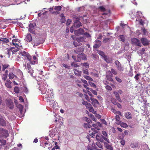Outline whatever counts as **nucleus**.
Listing matches in <instances>:
<instances>
[{
    "mask_svg": "<svg viewBox=\"0 0 150 150\" xmlns=\"http://www.w3.org/2000/svg\"><path fill=\"white\" fill-rule=\"evenodd\" d=\"M121 125L124 127H127V125L126 123H122Z\"/></svg>",
    "mask_w": 150,
    "mask_h": 150,
    "instance_id": "nucleus-60",
    "label": "nucleus"
},
{
    "mask_svg": "<svg viewBox=\"0 0 150 150\" xmlns=\"http://www.w3.org/2000/svg\"><path fill=\"white\" fill-rule=\"evenodd\" d=\"M82 65L84 66L86 68H88L89 67V64L88 63H84L82 64Z\"/></svg>",
    "mask_w": 150,
    "mask_h": 150,
    "instance_id": "nucleus-53",
    "label": "nucleus"
},
{
    "mask_svg": "<svg viewBox=\"0 0 150 150\" xmlns=\"http://www.w3.org/2000/svg\"><path fill=\"white\" fill-rule=\"evenodd\" d=\"M85 119L86 120V121L88 123H92V121L89 118H88V117H85Z\"/></svg>",
    "mask_w": 150,
    "mask_h": 150,
    "instance_id": "nucleus-56",
    "label": "nucleus"
},
{
    "mask_svg": "<svg viewBox=\"0 0 150 150\" xmlns=\"http://www.w3.org/2000/svg\"><path fill=\"white\" fill-rule=\"evenodd\" d=\"M19 40L18 39H13L12 40V43L13 45L16 47H20L19 45L18 44Z\"/></svg>",
    "mask_w": 150,
    "mask_h": 150,
    "instance_id": "nucleus-12",
    "label": "nucleus"
},
{
    "mask_svg": "<svg viewBox=\"0 0 150 150\" xmlns=\"http://www.w3.org/2000/svg\"><path fill=\"white\" fill-rule=\"evenodd\" d=\"M104 144L105 146L107 149L109 150H113V149L111 145L105 142H104Z\"/></svg>",
    "mask_w": 150,
    "mask_h": 150,
    "instance_id": "nucleus-18",
    "label": "nucleus"
},
{
    "mask_svg": "<svg viewBox=\"0 0 150 150\" xmlns=\"http://www.w3.org/2000/svg\"><path fill=\"white\" fill-rule=\"evenodd\" d=\"M9 66V65L8 64H2V71H4L5 70L8 68Z\"/></svg>",
    "mask_w": 150,
    "mask_h": 150,
    "instance_id": "nucleus-23",
    "label": "nucleus"
},
{
    "mask_svg": "<svg viewBox=\"0 0 150 150\" xmlns=\"http://www.w3.org/2000/svg\"><path fill=\"white\" fill-rule=\"evenodd\" d=\"M110 72L112 74H113L115 75H117V71L115 69L112 68L111 69Z\"/></svg>",
    "mask_w": 150,
    "mask_h": 150,
    "instance_id": "nucleus-43",
    "label": "nucleus"
},
{
    "mask_svg": "<svg viewBox=\"0 0 150 150\" xmlns=\"http://www.w3.org/2000/svg\"><path fill=\"white\" fill-rule=\"evenodd\" d=\"M62 7L61 6H55L54 8V9L56 11H60L61 10Z\"/></svg>",
    "mask_w": 150,
    "mask_h": 150,
    "instance_id": "nucleus-36",
    "label": "nucleus"
},
{
    "mask_svg": "<svg viewBox=\"0 0 150 150\" xmlns=\"http://www.w3.org/2000/svg\"><path fill=\"white\" fill-rule=\"evenodd\" d=\"M89 84L90 86L92 87L95 88L96 87V85L93 83L91 82L89 83Z\"/></svg>",
    "mask_w": 150,
    "mask_h": 150,
    "instance_id": "nucleus-57",
    "label": "nucleus"
},
{
    "mask_svg": "<svg viewBox=\"0 0 150 150\" xmlns=\"http://www.w3.org/2000/svg\"><path fill=\"white\" fill-rule=\"evenodd\" d=\"M90 99L92 102V103L93 105L94 104H97L98 105L99 104V103L98 101V100L96 99H95L92 97H91L90 98Z\"/></svg>",
    "mask_w": 150,
    "mask_h": 150,
    "instance_id": "nucleus-22",
    "label": "nucleus"
},
{
    "mask_svg": "<svg viewBox=\"0 0 150 150\" xmlns=\"http://www.w3.org/2000/svg\"><path fill=\"white\" fill-rule=\"evenodd\" d=\"M73 59L75 61L77 62H80L81 59L83 60H86L87 59V57L86 55L83 53H81L79 54L76 57L72 56Z\"/></svg>",
    "mask_w": 150,
    "mask_h": 150,
    "instance_id": "nucleus-1",
    "label": "nucleus"
},
{
    "mask_svg": "<svg viewBox=\"0 0 150 150\" xmlns=\"http://www.w3.org/2000/svg\"><path fill=\"white\" fill-rule=\"evenodd\" d=\"M89 90H90L94 95H97V92L96 90H93L91 88H90V89H89Z\"/></svg>",
    "mask_w": 150,
    "mask_h": 150,
    "instance_id": "nucleus-48",
    "label": "nucleus"
},
{
    "mask_svg": "<svg viewBox=\"0 0 150 150\" xmlns=\"http://www.w3.org/2000/svg\"><path fill=\"white\" fill-rule=\"evenodd\" d=\"M115 119L117 121H119L120 119V117L119 115H116L115 117Z\"/></svg>",
    "mask_w": 150,
    "mask_h": 150,
    "instance_id": "nucleus-62",
    "label": "nucleus"
},
{
    "mask_svg": "<svg viewBox=\"0 0 150 150\" xmlns=\"http://www.w3.org/2000/svg\"><path fill=\"white\" fill-rule=\"evenodd\" d=\"M14 75L12 73H10L8 74V77L9 79H12L14 77Z\"/></svg>",
    "mask_w": 150,
    "mask_h": 150,
    "instance_id": "nucleus-42",
    "label": "nucleus"
},
{
    "mask_svg": "<svg viewBox=\"0 0 150 150\" xmlns=\"http://www.w3.org/2000/svg\"><path fill=\"white\" fill-rule=\"evenodd\" d=\"M0 124L2 126H6V124L4 117L0 119Z\"/></svg>",
    "mask_w": 150,
    "mask_h": 150,
    "instance_id": "nucleus-29",
    "label": "nucleus"
},
{
    "mask_svg": "<svg viewBox=\"0 0 150 150\" xmlns=\"http://www.w3.org/2000/svg\"><path fill=\"white\" fill-rule=\"evenodd\" d=\"M8 105L10 108L12 109L13 107V103L12 102H11L8 104Z\"/></svg>",
    "mask_w": 150,
    "mask_h": 150,
    "instance_id": "nucleus-40",
    "label": "nucleus"
},
{
    "mask_svg": "<svg viewBox=\"0 0 150 150\" xmlns=\"http://www.w3.org/2000/svg\"><path fill=\"white\" fill-rule=\"evenodd\" d=\"M140 75V74H137L135 75L134 78L136 81L137 80L139 79V76Z\"/></svg>",
    "mask_w": 150,
    "mask_h": 150,
    "instance_id": "nucleus-50",
    "label": "nucleus"
},
{
    "mask_svg": "<svg viewBox=\"0 0 150 150\" xmlns=\"http://www.w3.org/2000/svg\"><path fill=\"white\" fill-rule=\"evenodd\" d=\"M18 107L19 108V110L21 112L22 111L23 109V106L21 104H19L18 105Z\"/></svg>",
    "mask_w": 150,
    "mask_h": 150,
    "instance_id": "nucleus-52",
    "label": "nucleus"
},
{
    "mask_svg": "<svg viewBox=\"0 0 150 150\" xmlns=\"http://www.w3.org/2000/svg\"><path fill=\"white\" fill-rule=\"evenodd\" d=\"M43 43V42H37L36 41L34 42V44L33 45V47L35 46H37L38 45H39L40 44L42 43Z\"/></svg>",
    "mask_w": 150,
    "mask_h": 150,
    "instance_id": "nucleus-61",
    "label": "nucleus"
},
{
    "mask_svg": "<svg viewBox=\"0 0 150 150\" xmlns=\"http://www.w3.org/2000/svg\"><path fill=\"white\" fill-rule=\"evenodd\" d=\"M16 48H15L14 47H11V50H12L13 52L14 53H15L18 51L19 49V47H16Z\"/></svg>",
    "mask_w": 150,
    "mask_h": 150,
    "instance_id": "nucleus-30",
    "label": "nucleus"
},
{
    "mask_svg": "<svg viewBox=\"0 0 150 150\" xmlns=\"http://www.w3.org/2000/svg\"><path fill=\"white\" fill-rule=\"evenodd\" d=\"M60 17H61V22L62 23H64L65 21V17L64 16V14L63 13L61 14L60 15Z\"/></svg>",
    "mask_w": 150,
    "mask_h": 150,
    "instance_id": "nucleus-24",
    "label": "nucleus"
},
{
    "mask_svg": "<svg viewBox=\"0 0 150 150\" xmlns=\"http://www.w3.org/2000/svg\"><path fill=\"white\" fill-rule=\"evenodd\" d=\"M105 88L108 91H111L112 90V88L111 87L108 85H107L105 86Z\"/></svg>",
    "mask_w": 150,
    "mask_h": 150,
    "instance_id": "nucleus-54",
    "label": "nucleus"
},
{
    "mask_svg": "<svg viewBox=\"0 0 150 150\" xmlns=\"http://www.w3.org/2000/svg\"><path fill=\"white\" fill-rule=\"evenodd\" d=\"M7 76L8 75L6 74H4L3 75L2 79L5 81L7 77Z\"/></svg>",
    "mask_w": 150,
    "mask_h": 150,
    "instance_id": "nucleus-58",
    "label": "nucleus"
},
{
    "mask_svg": "<svg viewBox=\"0 0 150 150\" xmlns=\"http://www.w3.org/2000/svg\"><path fill=\"white\" fill-rule=\"evenodd\" d=\"M98 54L103 58L106 56L104 53L102 51H99L98 52Z\"/></svg>",
    "mask_w": 150,
    "mask_h": 150,
    "instance_id": "nucleus-37",
    "label": "nucleus"
},
{
    "mask_svg": "<svg viewBox=\"0 0 150 150\" xmlns=\"http://www.w3.org/2000/svg\"><path fill=\"white\" fill-rule=\"evenodd\" d=\"M120 142L122 145L124 146L125 144V141L124 139H121Z\"/></svg>",
    "mask_w": 150,
    "mask_h": 150,
    "instance_id": "nucleus-51",
    "label": "nucleus"
},
{
    "mask_svg": "<svg viewBox=\"0 0 150 150\" xmlns=\"http://www.w3.org/2000/svg\"><path fill=\"white\" fill-rule=\"evenodd\" d=\"M30 63L34 65L38 63V61L36 57L35 56H33V59L31 57V59L30 61Z\"/></svg>",
    "mask_w": 150,
    "mask_h": 150,
    "instance_id": "nucleus-15",
    "label": "nucleus"
},
{
    "mask_svg": "<svg viewBox=\"0 0 150 150\" xmlns=\"http://www.w3.org/2000/svg\"><path fill=\"white\" fill-rule=\"evenodd\" d=\"M91 75L94 77H98L99 76V74L98 73H95L93 72H92L91 73Z\"/></svg>",
    "mask_w": 150,
    "mask_h": 150,
    "instance_id": "nucleus-34",
    "label": "nucleus"
},
{
    "mask_svg": "<svg viewBox=\"0 0 150 150\" xmlns=\"http://www.w3.org/2000/svg\"><path fill=\"white\" fill-rule=\"evenodd\" d=\"M8 135V131L3 128H0V137H7Z\"/></svg>",
    "mask_w": 150,
    "mask_h": 150,
    "instance_id": "nucleus-2",
    "label": "nucleus"
},
{
    "mask_svg": "<svg viewBox=\"0 0 150 150\" xmlns=\"http://www.w3.org/2000/svg\"><path fill=\"white\" fill-rule=\"evenodd\" d=\"M119 40L123 42H125V38L124 36L123 35H121L119 36Z\"/></svg>",
    "mask_w": 150,
    "mask_h": 150,
    "instance_id": "nucleus-31",
    "label": "nucleus"
},
{
    "mask_svg": "<svg viewBox=\"0 0 150 150\" xmlns=\"http://www.w3.org/2000/svg\"><path fill=\"white\" fill-rule=\"evenodd\" d=\"M92 126L93 127H94L95 129H97L98 130H99L100 129V127L98 126L97 125L95 124H93Z\"/></svg>",
    "mask_w": 150,
    "mask_h": 150,
    "instance_id": "nucleus-41",
    "label": "nucleus"
},
{
    "mask_svg": "<svg viewBox=\"0 0 150 150\" xmlns=\"http://www.w3.org/2000/svg\"><path fill=\"white\" fill-rule=\"evenodd\" d=\"M130 146L132 149L139 148V143L138 142L131 143L130 144Z\"/></svg>",
    "mask_w": 150,
    "mask_h": 150,
    "instance_id": "nucleus-17",
    "label": "nucleus"
},
{
    "mask_svg": "<svg viewBox=\"0 0 150 150\" xmlns=\"http://www.w3.org/2000/svg\"><path fill=\"white\" fill-rule=\"evenodd\" d=\"M113 93L115 95L116 99L120 101V100H121L120 98V96L118 93L115 91H114L113 92Z\"/></svg>",
    "mask_w": 150,
    "mask_h": 150,
    "instance_id": "nucleus-27",
    "label": "nucleus"
},
{
    "mask_svg": "<svg viewBox=\"0 0 150 150\" xmlns=\"http://www.w3.org/2000/svg\"><path fill=\"white\" fill-rule=\"evenodd\" d=\"M115 64L117 70L119 71H123L124 70V68L122 66L120 63L117 60H116L115 62Z\"/></svg>",
    "mask_w": 150,
    "mask_h": 150,
    "instance_id": "nucleus-3",
    "label": "nucleus"
},
{
    "mask_svg": "<svg viewBox=\"0 0 150 150\" xmlns=\"http://www.w3.org/2000/svg\"><path fill=\"white\" fill-rule=\"evenodd\" d=\"M111 102L114 105L117 104V102L116 100L114 98H112L111 100Z\"/></svg>",
    "mask_w": 150,
    "mask_h": 150,
    "instance_id": "nucleus-47",
    "label": "nucleus"
},
{
    "mask_svg": "<svg viewBox=\"0 0 150 150\" xmlns=\"http://www.w3.org/2000/svg\"><path fill=\"white\" fill-rule=\"evenodd\" d=\"M107 74L106 76L107 80L110 81H112L113 79L112 77L113 76V75L110 72V70L108 71Z\"/></svg>",
    "mask_w": 150,
    "mask_h": 150,
    "instance_id": "nucleus-8",
    "label": "nucleus"
},
{
    "mask_svg": "<svg viewBox=\"0 0 150 150\" xmlns=\"http://www.w3.org/2000/svg\"><path fill=\"white\" fill-rule=\"evenodd\" d=\"M140 41L142 44L144 46L148 45L149 42V40L146 38H142L140 39Z\"/></svg>",
    "mask_w": 150,
    "mask_h": 150,
    "instance_id": "nucleus-10",
    "label": "nucleus"
},
{
    "mask_svg": "<svg viewBox=\"0 0 150 150\" xmlns=\"http://www.w3.org/2000/svg\"><path fill=\"white\" fill-rule=\"evenodd\" d=\"M96 43L93 45V47L95 48H98L101 45V42L98 40H96L95 41Z\"/></svg>",
    "mask_w": 150,
    "mask_h": 150,
    "instance_id": "nucleus-16",
    "label": "nucleus"
},
{
    "mask_svg": "<svg viewBox=\"0 0 150 150\" xmlns=\"http://www.w3.org/2000/svg\"><path fill=\"white\" fill-rule=\"evenodd\" d=\"M6 142L4 139H0V149L6 144Z\"/></svg>",
    "mask_w": 150,
    "mask_h": 150,
    "instance_id": "nucleus-19",
    "label": "nucleus"
},
{
    "mask_svg": "<svg viewBox=\"0 0 150 150\" xmlns=\"http://www.w3.org/2000/svg\"><path fill=\"white\" fill-rule=\"evenodd\" d=\"M83 74L87 75L89 74V72L88 70L87 69H83Z\"/></svg>",
    "mask_w": 150,
    "mask_h": 150,
    "instance_id": "nucleus-44",
    "label": "nucleus"
},
{
    "mask_svg": "<svg viewBox=\"0 0 150 150\" xmlns=\"http://www.w3.org/2000/svg\"><path fill=\"white\" fill-rule=\"evenodd\" d=\"M74 74L76 76H80L81 75V71H80L77 69L74 70Z\"/></svg>",
    "mask_w": 150,
    "mask_h": 150,
    "instance_id": "nucleus-26",
    "label": "nucleus"
},
{
    "mask_svg": "<svg viewBox=\"0 0 150 150\" xmlns=\"http://www.w3.org/2000/svg\"><path fill=\"white\" fill-rule=\"evenodd\" d=\"M89 123H84L83 125V126L84 127L86 128H90L91 127V126L89 124Z\"/></svg>",
    "mask_w": 150,
    "mask_h": 150,
    "instance_id": "nucleus-38",
    "label": "nucleus"
},
{
    "mask_svg": "<svg viewBox=\"0 0 150 150\" xmlns=\"http://www.w3.org/2000/svg\"><path fill=\"white\" fill-rule=\"evenodd\" d=\"M96 145L100 148L103 149V146L99 142H97L96 143Z\"/></svg>",
    "mask_w": 150,
    "mask_h": 150,
    "instance_id": "nucleus-45",
    "label": "nucleus"
},
{
    "mask_svg": "<svg viewBox=\"0 0 150 150\" xmlns=\"http://www.w3.org/2000/svg\"><path fill=\"white\" fill-rule=\"evenodd\" d=\"M0 41L4 43H8L9 42L8 39L6 38H1L0 39Z\"/></svg>",
    "mask_w": 150,
    "mask_h": 150,
    "instance_id": "nucleus-28",
    "label": "nucleus"
},
{
    "mask_svg": "<svg viewBox=\"0 0 150 150\" xmlns=\"http://www.w3.org/2000/svg\"><path fill=\"white\" fill-rule=\"evenodd\" d=\"M21 55L24 57L25 59H27L29 61L31 59V56L28 53L24 51L21 52Z\"/></svg>",
    "mask_w": 150,
    "mask_h": 150,
    "instance_id": "nucleus-4",
    "label": "nucleus"
},
{
    "mask_svg": "<svg viewBox=\"0 0 150 150\" xmlns=\"http://www.w3.org/2000/svg\"><path fill=\"white\" fill-rule=\"evenodd\" d=\"M125 115V117L127 119L129 120L132 119V115L130 112H127L126 113Z\"/></svg>",
    "mask_w": 150,
    "mask_h": 150,
    "instance_id": "nucleus-20",
    "label": "nucleus"
},
{
    "mask_svg": "<svg viewBox=\"0 0 150 150\" xmlns=\"http://www.w3.org/2000/svg\"><path fill=\"white\" fill-rule=\"evenodd\" d=\"M75 83H81V79H76L75 80Z\"/></svg>",
    "mask_w": 150,
    "mask_h": 150,
    "instance_id": "nucleus-64",
    "label": "nucleus"
},
{
    "mask_svg": "<svg viewBox=\"0 0 150 150\" xmlns=\"http://www.w3.org/2000/svg\"><path fill=\"white\" fill-rule=\"evenodd\" d=\"M103 136H102L103 139L108 143H110L109 140L108 139V135L107 134L106 132L104 131L102 132Z\"/></svg>",
    "mask_w": 150,
    "mask_h": 150,
    "instance_id": "nucleus-9",
    "label": "nucleus"
},
{
    "mask_svg": "<svg viewBox=\"0 0 150 150\" xmlns=\"http://www.w3.org/2000/svg\"><path fill=\"white\" fill-rule=\"evenodd\" d=\"M79 41L77 40V41H74L73 42V44L74 46L75 47H77L78 46L80 45V43Z\"/></svg>",
    "mask_w": 150,
    "mask_h": 150,
    "instance_id": "nucleus-39",
    "label": "nucleus"
},
{
    "mask_svg": "<svg viewBox=\"0 0 150 150\" xmlns=\"http://www.w3.org/2000/svg\"><path fill=\"white\" fill-rule=\"evenodd\" d=\"M98 9L101 12H105L106 11L105 8L103 6H100L98 7Z\"/></svg>",
    "mask_w": 150,
    "mask_h": 150,
    "instance_id": "nucleus-32",
    "label": "nucleus"
},
{
    "mask_svg": "<svg viewBox=\"0 0 150 150\" xmlns=\"http://www.w3.org/2000/svg\"><path fill=\"white\" fill-rule=\"evenodd\" d=\"M30 64L28 63L26 65H25V69H26L27 71L31 76H32L33 71L31 68Z\"/></svg>",
    "mask_w": 150,
    "mask_h": 150,
    "instance_id": "nucleus-6",
    "label": "nucleus"
},
{
    "mask_svg": "<svg viewBox=\"0 0 150 150\" xmlns=\"http://www.w3.org/2000/svg\"><path fill=\"white\" fill-rule=\"evenodd\" d=\"M82 25V23L79 21V18H76L74 21L73 26L76 28H78Z\"/></svg>",
    "mask_w": 150,
    "mask_h": 150,
    "instance_id": "nucleus-7",
    "label": "nucleus"
},
{
    "mask_svg": "<svg viewBox=\"0 0 150 150\" xmlns=\"http://www.w3.org/2000/svg\"><path fill=\"white\" fill-rule=\"evenodd\" d=\"M29 30L31 33H34L35 26L33 25V23H30L29 25Z\"/></svg>",
    "mask_w": 150,
    "mask_h": 150,
    "instance_id": "nucleus-14",
    "label": "nucleus"
},
{
    "mask_svg": "<svg viewBox=\"0 0 150 150\" xmlns=\"http://www.w3.org/2000/svg\"><path fill=\"white\" fill-rule=\"evenodd\" d=\"M84 51V49L83 47H80L77 48L75 50V52L76 53H78L80 52H81Z\"/></svg>",
    "mask_w": 150,
    "mask_h": 150,
    "instance_id": "nucleus-25",
    "label": "nucleus"
},
{
    "mask_svg": "<svg viewBox=\"0 0 150 150\" xmlns=\"http://www.w3.org/2000/svg\"><path fill=\"white\" fill-rule=\"evenodd\" d=\"M115 79L116 81L119 83H121L122 81V80L117 76L115 77Z\"/></svg>",
    "mask_w": 150,
    "mask_h": 150,
    "instance_id": "nucleus-59",
    "label": "nucleus"
},
{
    "mask_svg": "<svg viewBox=\"0 0 150 150\" xmlns=\"http://www.w3.org/2000/svg\"><path fill=\"white\" fill-rule=\"evenodd\" d=\"M85 39V37L83 36L81 37H80L79 38H78L77 39V40L78 41H79V42H83L84 41Z\"/></svg>",
    "mask_w": 150,
    "mask_h": 150,
    "instance_id": "nucleus-33",
    "label": "nucleus"
},
{
    "mask_svg": "<svg viewBox=\"0 0 150 150\" xmlns=\"http://www.w3.org/2000/svg\"><path fill=\"white\" fill-rule=\"evenodd\" d=\"M14 91L16 93H19V89L18 87L16 86L14 88Z\"/></svg>",
    "mask_w": 150,
    "mask_h": 150,
    "instance_id": "nucleus-46",
    "label": "nucleus"
},
{
    "mask_svg": "<svg viewBox=\"0 0 150 150\" xmlns=\"http://www.w3.org/2000/svg\"><path fill=\"white\" fill-rule=\"evenodd\" d=\"M104 60L107 63H109L110 62V60L108 58L107 56L104 58Z\"/></svg>",
    "mask_w": 150,
    "mask_h": 150,
    "instance_id": "nucleus-49",
    "label": "nucleus"
},
{
    "mask_svg": "<svg viewBox=\"0 0 150 150\" xmlns=\"http://www.w3.org/2000/svg\"><path fill=\"white\" fill-rule=\"evenodd\" d=\"M25 40L28 42H30L32 40L31 35L30 33H28L25 38Z\"/></svg>",
    "mask_w": 150,
    "mask_h": 150,
    "instance_id": "nucleus-13",
    "label": "nucleus"
},
{
    "mask_svg": "<svg viewBox=\"0 0 150 150\" xmlns=\"http://www.w3.org/2000/svg\"><path fill=\"white\" fill-rule=\"evenodd\" d=\"M84 35L85 36L88 38H90L91 37V35L89 34L88 33L86 32L84 33Z\"/></svg>",
    "mask_w": 150,
    "mask_h": 150,
    "instance_id": "nucleus-55",
    "label": "nucleus"
},
{
    "mask_svg": "<svg viewBox=\"0 0 150 150\" xmlns=\"http://www.w3.org/2000/svg\"><path fill=\"white\" fill-rule=\"evenodd\" d=\"M83 77L87 80L93 81V79L90 76L87 75H83Z\"/></svg>",
    "mask_w": 150,
    "mask_h": 150,
    "instance_id": "nucleus-35",
    "label": "nucleus"
},
{
    "mask_svg": "<svg viewBox=\"0 0 150 150\" xmlns=\"http://www.w3.org/2000/svg\"><path fill=\"white\" fill-rule=\"evenodd\" d=\"M84 33V30L82 28H80L79 29L75 30L74 33L77 36H79L80 35H82Z\"/></svg>",
    "mask_w": 150,
    "mask_h": 150,
    "instance_id": "nucleus-11",
    "label": "nucleus"
},
{
    "mask_svg": "<svg viewBox=\"0 0 150 150\" xmlns=\"http://www.w3.org/2000/svg\"><path fill=\"white\" fill-rule=\"evenodd\" d=\"M131 42L133 44L136 46L141 47V44L139 39L135 38H132L131 39Z\"/></svg>",
    "mask_w": 150,
    "mask_h": 150,
    "instance_id": "nucleus-5",
    "label": "nucleus"
},
{
    "mask_svg": "<svg viewBox=\"0 0 150 150\" xmlns=\"http://www.w3.org/2000/svg\"><path fill=\"white\" fill-rule=\"evenodd\" d=\"M85 106H86V108H89L91 107V106H92L91 105L90 103H88L86 104Z\"/></svg>",
    "mask_w": 150,
    "mask_h": 150,
    "instance_id": "nucleus-63",
    "label": "nucleus"
},
{
    "mask_svg": "<svg viewBox=\"0 0 150 150\" xmlns=\"http://www.w3.org/2000/svg\"><path fill=\"white\" fill-rule=\"evenodd\" d=\"M14 53L13 52L12 50H11V48L8 49L7 50V54L8 55V57H9L11 55H13Z\"/></svg>",
    "mask_w": 150,
    "mask_h": 150,
    "instance_id": "nucleus-21",
    "label": "nucleus"
}]
</instances>
